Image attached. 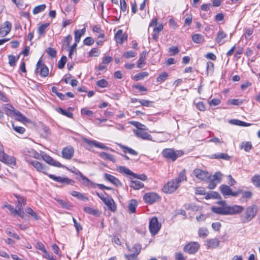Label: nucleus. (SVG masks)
Masks as SVG:
<instances>
[{
  "label": "nucleus",
  "instance_id": "nucleus-59",
  "mask_svg": "<svg viewBox=\"0 0 260 260\" xmlns=\"http://www.w3.org/2000/svg\"><path fill=\"white\" fill-rule=\"evenodd\" d=\"M94 42V39L90 37H86L84 40H83V43L84 45H87V46H90L92 45Z\"/></svg>",
  "mask_w": 260,
  "mask_h": 260
},
{
  "label": "nucleus",
  "instance_id": "nucleus-5",
  "mask_svg": "<svg viewBox=\"0 0 260 260\" xmlns=\"http://www.w3.org/2000/svg\"><path fill=\"white\" fill-rule=\"evenodd\" d=\"M160 228L161 224L158 222L156 217H153L150 219L149 224V229L151 235H156L159 231Z\"/></svg>",
  "mask_w": 260,
  "mask_h": 260
},
{
  "label": "nucleus",
  "instance_id": "nucleus-8",
  "mask_svg": "<svg viewBox=\"0 0 260 260\" xmlns=\"http://www.w3.org/2000/svg\"><path fill=\"white\" fill-rule=\"evenodd\" d=\"M34 168L38 172H41L44 174L48 175L47 172L48 170V167L45 164L41 163L37 160L29 161L27 160Z\"/></svg>",
  "mask_w": 260,
  "mask_h": 260
},
{
  "label": "nucleus",
  "instance_id": "nucleus-24",
  "mask_svg": "<svg viewBox=\"0 0 260 260\" xmlns=\"http://www.w3.org/2000/svg\"><path fill=\"white\" fill-rule=\"evenodd\" d=\"M126 39L127 37L123 34L122 30L121 29L118 30L115 35V39L116 42L119 44L123 43V42L126 40Z\"/></svg>",
  "mask_w": 260,
  "mask_h": 260
},
{
  "label": "nucleus",
  "instance_id": "nucleus-56",
  "mask_svg": "<svg viewBox=\"0 0 260 260\" xmlns=\"http://www.w3.org/2000/svg\"><path fill=\"white\" fill-rule=\"evenodd\" d=\"M12 127L15 132L20 134H23L25 131L24 127L15 125L14 124H12Z\"/></svg>",
  "mask_w": 260,
  "mask_h": 260
},
{
  "label": "nucleus",
  "instance_id": "nucleus-46",
  "mask_svg": "<svg viewBox=\"0 0 260 260\" xmlns=\"http://www.w3.org/2000/svg\"><path fill=\"white\" fill-rule=\"evenodd\" d=\"M25 212L29 215H30L32 217H33L36 220H38L39 218V216L37 214V213L30 208L27 207L25 209Z\"/></svg>",
  "mask_w": 260,
  "mask_h": 260
},
{
  "label": "nucleus",
  "instance_id": "nucleus-61",
  "mask_svg": "<svg viewBox=\"0 0 260 260\" xmlns=\"http://www.w3.org/2000/svg\"><path fill=\"white\" fill-rule=\"evenodd\" d=\"M222 175L220 172H216L213 176V180H215V181L217 182L218 183L220 182L221 181V177Z\"/></svg>",
  "mask_w": 260,
  "mask_h": 260
},
{
  "label": "nucleus",
  "instance_id": "nucleus-15",
  "mask_svg": "<svg viewBox=\"0 0 260 260\" xmlns=\"http://www.w3.org/2000/svg\"><path fill=\"white\" fill-rule=\"evenodd\" d=\"M83 140L90 146H94L95 147L100 148L103 149H109V148L106 146L104 144L99 142L95 140H90L86 138H83Z\"/></svg>",
  "mask_w": 260,
  "mask_h": 260
},
{
  "label": "nucleus",
  "instance_id": "nucleus-39",
  "mask_svg": "<svg viewBox=\"0 0 260 260\" xmlns=\"http://www.w3.org/2000/svg\"><path fill=\"white\" fill-rule=\"evenodd\" d=\"M137 206V201L135 200L130 201L128 204V210L131 213H135L136 212V207Z\"/></svg>",
  "mask_w": 260,
  "mask_h": 260
},
{
  "label": "nucleus",
  "instance_id": "nucleus-37",
  "mask_svg": "<svg viewBox=\"0 0 260 260\" xmlns=\"http://www.w3.org/2000/svg\"><path fill=\"white\" fill-rule=\"evenodd\" d=\"M178 183V184L180 185V183L184 181H185L186 180V177L185 175V171L183 170L181 171L178 175V177L174 179Z\"/></svg>",
  "mask_w": 260,
  "mask_h": 260
},
{
  "label": "nucleus",
  "instance_id": "nucleus-11",
  "mask_svg": "<svg viewBox=\"0 0 260 260\" xmlns=\"http://www.w3.org/2000/svg\"><path fill=\"white\" fill-rule=\"evenodd\" d=\"M200 244L197 242H191L186 244L183 248L185 252L189 254L195 253L199 249Z\"/></svg>",
  "mask_w": 260,
  "mask_h": 260
},
{
  "label": "nucleus",
  "instance_id": "nucleus-44",
  "mask_svg": "<svg viewBox=\"0 0 260 260\" xmlns=\"http://www.w3.org/2000/svg\"><path fill=\"white\" fill-rule=\"evenodd\" d=\"M71 194L81 200L85 201L88 200V199L86 197H85L83 194L76 191H72L71 192Z\"/></svg>",
  "mask_w": 260,
  "mask_h": 260
},
{
  "label": "nucleus",
  "instance_id": "nucleus-31",
  "mask_svg": "<svg viewBox=\"0 0 260 260\" xmlns=\"http://www.w3.org/2000/svg\"><path fill=\"white\" fill-rule=\"evenodd\" d=\"M211 158L214 159H222L224 160H230L231 157L228 154L220 153L212 154Z\"/></svg>",
  "mask_w": 260,
  "mask_h": 260
},
{
  "label": "nucleus",
  "instance_id": "nucleus-35",
  "mask_svg": "<svg viewBox=\"0 0 260 260\" xmlns=\"http://www.w3.org/2000/svg\"><path fill=\"white\" fill-rule=\"evenodd\" d=\"M100 156L104 159L109 160L113 162H115V159L112 154L107 153L104 152H101L99 154Z\"/></svg>",
  "mask_w": 260,
  "mask_h": 260
},
{
  "label": "nucleus",
  "instance_id": "nucleus-13",
  "mask_svg": "<svg viewBox=\"0 0 260 260\" xmlns=\"http://www.w3.org/2000/svg\"><path fill=\"white\" fill-rule=\"evenodd\" d=\"M194 175L201 180H206L209 179L210 175L207 171L199 169H196L193 170Z\"/></svg>",
  "mask_w": 260,
  "mask_h": 260
},
{
  "label": "nucleus",
  "instance_id": "nucleus-27",
  "mask_svg": "<svg viewBox=\"0 0 260 260\" xmlns=\"http://www.w3.org/2000/svg\"><path fill=\"white\" fill-rule=\"evenodd\" d=\"M85 30H86V29H85V27L80 30L78 29V30H75V43H76L78 44L80 42L81 37L83 35H84Z\"/></svg>",
  "mask_w": 260,
  "mask_h": 260
},
{
  "label": "nucleus",
  "instance_id": "nucleus-7",
  "mask_svg": "<svg viewBox=\"0 0 260 260\" xmlns=\"http://www.w3.org/2000/svg\"><path fill=\"white\" fill-rule=\"evenodd\" d=\"M179 186L178 183L172 179L164 186L162 191L166 193H172L178 188Z\"/></svg>",
  "mask_w": 260,
  "mask_h": 260
},
{
  "label": "nucleus",
  "instance_id": "nucleus-49",
  "mask_svg": "<svg viewBox=\"0 0 260 260\" xmlns=\"http://www.w3.org/2000/svg\"><path fill=\"white\" fill-rule=\"evenodd\" d=\"M168 77V73L166 72H163L158 76L156 79V81L158 83H162L167 79Z\"/></svg>",
  "mask_w": 260,
  "mask_h": 260
},
{
  "label": "nucleus",
  "instance_id": "nucleus-20",
  "mask_svg": "<svg viewBox=\"0 0 260 260\" xmlns=\"http://www.w3.org/2000/svg\"><path fill=\"white\" fill-rule=\"evenodd\" d=\"M11 23L9 21H6L4 23V26L0 27V37H5L8 34L11 30Z\"/></svg>",
  "mask_w": 260,
  "mask_h": 260
},
{
  "label": "nucleus",
  "instance_id": "nucleus-42",
  "mask_svg": "<svg viewBox=\"0 0 260 260\" xmlns=\"http://www.w3.org/2000/svg\"><path fill=\"white\" fill-rule=\"evenodd\" d=\"M214 63L211 61H208L207 62L206 72L208 75H212L214 72Z\"/></svg>",
  "mask_w": 260,
  "mask_h": 260
},
{
  "label": "nucleus",
  "instance_id": "nucleus-58",
  "mask_svg": "<svg viewBox=\"0 0 260 260\" xmlns=\"http://www.w3.org/2000/svg\"><path fill=\"white\" fill-rule=\"evenodd\" d=\"M229 105H240L242 103V101L240 99H231L227 102Z\"/></svg>",
  "mask_w": 260,
  "mask_h": 260
},
{
  "label": "nucleus",
  "instance_id": "nucleus-32",
  "mask_svg": "<svg viewBox=\"0 0 260 260\" xmlns=\"http://www.w3.org/2000/svg\"><path fill=\"white\" fill-rule=\"evenodd\" d=\"M93 31L95 34V35L97 36L98 38H104L105 37L104 34L102 30L98 25H94L92 28Z\"/></svg>",
  "mask_w": 260,
  "mask_h": 260
},
{
  "label": "nucleus",
  "instance_id": "nucleus-51",
  "mask_svg": "<svg viewBox=\"0 0 260 260\" xmlns=\"http://www.w3.org/2000/svg\"><path fill=\"white\" fill-rule=\"evenodd\" d=\"M46 8V5L45 4H42L38 6H36L34 8L33 10V13L34 14H38L44 10Z\"/></svg>",
  "mask_w": 260,
  "mask_h": 260
},
{
  "label": "nucleus",
  "instance_id": "nucleus-50",
  "mask_svg": "<svg viewBox=\"0 0 260 260\" xmlns=\"http://www.w3.org/2000/svg\"><path fill=\"white\" fill-rule=\"evenodd\" d=\"M251 181L256 187H260V175H254L251 178Z\"/></svg>",
  "mask_w": 260,
  "mask_h": 260
},
{
  "label": "nucleus",
  "instance_id": "nucleus-19",
  "mask_svg": "<svg viewBox=\"0 0 260 260\" xmlns=\"http://www.w3.org/2000/svg\"><path fill=\"white\" fill-rule=\"evenodd\" d=\"M145 131V130H134V133L138 137L142 139L152 140V136Z\"/></svg>",
  "mask_w": 260,
  "mask_h": 260
},
{
  "label": "nucleus",
  "instance_id": "nucleus-1",
  "mask_svg": "<svg viewBox=\"0 0 260 260\" xmlns=\"http://www.w3.org/2000/svg\"><path fill=\"white\" fill-rule=\"evenodd\" d=\"M219 205L218 207L213 206L211 210L213 212L225 215H232L241 213L244 208L243 206L239 205L228 206L224 201H220L217 202Z\"/></svg>",
  "mask_w": 260,
  "mask_h": 260
},
{
  "label": "nucleus",
  "instance_id": "nucleus-28",
  "mask_svg": "<svg viewBox=\"0 0 260 260\" xmlns=\"http://www.w3.org/2000/svg\"><path fill=\"white\" fill-rule=\"evenodd\" d=\"M117 171L123 174L133 176L135 173L131 171L128 168L124 166H119L117 167Z\"/></svg>",
  "mask_w": 260,
  "mask_h": 260
},
{
  "label": "nucleus",
  "instance_id": "nucleus-55",
  "mask_svg": "<svg viewBox=\"0 0 260 260\" xmlns=\"http://www.w3.org/2000/svg\"><path fill=\"white\" fill-rule=\"evenodd\" d=\"M15 196L17 199V205H19V206L21 205L22 207L23 205L26 204V199L24 197H21L16 194H15Z\"/></svg>",
  "mask_w": 260,
  "mask_h": 260
},
{
  "label": "nucleus",
  "instance_id": "nucleus-18",
  "mask_svg": "<svg viewBox=\"0 0 260 260\" xmlns=\"http://www.w3.org/2000/svg\"><path fill=\"white\" fill-rule=\"evenodd\" d=\"M220 241L217 238L208 239L206 241V246L207 249H214L219 245Z\"/></svg>",
  "mask_w": 260,
  "mask_h": 260
},
{
  "label": "nucleus",
  "instance_id": "nucleus-48",
  "mask_svg": "<svg viewBox=\"0 0 260 260\" xmlns=\"http://www.w3.org/2000/svg\"><path fill=\"white\" fill-rule=\"evenodd\" d=\"M19 57L15 56L13 55L8 56L9 63L11 67H14L16 65V62L18 59Z\"/></svg>",
  "mask_w": 260,
  "mask_h": 260
},
{
  "label": "nucleus",
  "instance_id": "nucleus-6",
  "mask_svg": "<svg viewBox=\"0 0 260 260\" xmlns=\"http://www.w3.org/2000/svg\"><path fill=\"white\" fill-rule=\"evenodd\" d=\"M36 72L42 77H46L48 75L49 69L48 67L39 60L36 64Z\"/></svg>",
  "mask_w": 260,
  "mask_h": 260
},
{
  "label": "nucleus",
  "instance_id": "nucleus-22",
  "mask_svg": "<svg viewBox=\"0 0 260 260\" xmlns=\"http://www.w3.org/2000/svg\"><path fill=\"white\" fill-rule=\"evenodd\" d=\"M10 114L12 116H13L19 121L26 122L27 121V119L18 111L12 110L11 111Z\"/></svg>",
  "mask_w": 260,
  "mask_h": 260
},
{
  "label": "nucleus",
  "instance_id": "nucleus-62",
  "mask_svg": "<svg viewBox=\"0 0 260 260\" xmlns=\"http://www.w3.org/2000/svg\"><path fill=\"white\" fill-rule=\"evenodd\" d=\"M136 54L137 53L135 51L131 50L125 53L123 55V56L125 57L126 58H129L135 57L136 55Z\"/></svg>",
  "mask_w": 260,
  "mask_h": 260
},
{
  "label": "nucleus",
  "instance_id": "nucleus-38",
  "mask_svg": "<svg viewBox=\"0 0 260 260\" xmlns=\"http://www.w3.org/2000/svg\"><path fill=\"white\" fill-rule=\"evenodd\" d=\"M84 211L90 214L94 215V216H99L100 212L99 210L96 209H93L89 207H86L84 208Z\"/></svg>",
  "mask_w": 260,
  "mask_h": 260
},
{
  "label": "nucleus",
  "instance_id": "nucleus-40",
  "mask_svg": "<svg viewBox=\"0 0 260 260\" xmlns=\"http://www.w3.org/2000/svg\"><path fill=\"white\" fill-rule=\"evenodd\" d=\"M101 51L98 48H93L88 53V57H97L100 54Z\"/></svg>",
  "mask_w": 260,
  "mask_h": 260
},
{
  "label": "nucleus",
  "instance_id": "nucleus-47",
  "mask_svg": "<svg viewBox=\"0 0 260 260\" xmlns=\"http://www.w3.org/2000/svg\"><path fill=\"white\" fill-rule=\"evenodd\" d=\"M132 123L134 126L137 127V129L136 130H148L146 125L142 124L139 122L134 121L132 122Z\"/></svg>",
  "mask_w": 260,
  "mask_h": 260
},
{
  "label": "nucleus",
  "instance_id": "nucleus-10",
  "mask_svg": "<svg viewBox=\"0 0 260 260\" xmlns=\"http://www.w3.org/2000/svg\"><path fill=\"white\" fill-rule=\"evenodd\" d=\"M133 249H135V253L124 255L126 260H138V255L141 252V245L139 244H135L133 245Z\"/></svg>",
  "mask_w": 260,
  "mask_h": 260
},
{
  "label": "nucleus",
  "instance_id": "nucleus-36",
  "mask_svg": "<svg viewBox=\"0 0 260 260\" xmlns=\"http://www.w3.org/2000/svg\"><path fill=\"white\" fill-rule=\"evenodd\" d=\"M198 234L200 237L205 238L208 236L209 231L206 228L202 227L199 229Z\"/></svg>",
  "mask_w": 260,
  "mask_h": 260
},
{
  "label": "nucleus",
  "instance_id": "nucleus-14",
  "mask_svg": "<svg viewBox=\"0 0 260 260\" xmlns=\"http://www.w3.org/2000/svg\"><path fill=\"white\" fill-rule=\"evenodd\" d=\"M43 159L47 164L58 168L62 167V165L58 161L55 160L49 155L44 154L42 156Z\"/></svg>",
  "mask_w": 260,
  "mask_h": 260
},
{
  "label": "nucleus",
  "instance_id": "nucleus-45",
  "mask_svg": "<svg viewBox=\"0 0 260 260\" xmlns=\"http://www.w3.org/2000/svg\"><path fill=\"white\" fill-rule=\"evenodd\" d=\"M48 26H49V23H46L41 25L38 29V34L40 36L44 35L46 31V30L47 29V27H48Z\"/></svg>",
  "mask_w": 260,
  "mask_h": 260
},
{
  "label": "nucleus",
  "instance_id": "nucleus-34",
  "mask_svg": "<svg viewBox=\"0 0 260 260\" xmlns=\"http://www.w3.org/2000/svg\"><path fill=\"white\" fill-rule=\"evenodd\" d=\"M24 154L26 156H30L37 159H38L39 157V153L32 149L25 150Z\"/></svg>",
  "mask_w": 260,
  "mask_h": 260
},
{
  "label": "nucleus",
  "instance_id": "nucleus-16",
  "mask_svg": "<svg viewBox=\"0 0 260 260\" xmlns=\"http://www.w3.org/2000/svg\"><path fill=\"white\" fill-rule=\"evenodd\" d=\"M5 207L7 208L14 215H18L20 217H23L24 215V212L21 210V205H17L16 209H14V207L10 205H5Z\"/></svg>",
  "mask_w": 260,
  "mask_h": 260
},
{
  "label": "nucleus",
  "instance_id": "nucleus-63",
  "mask_svg": "<svg viewBox=\"0 0 260 260\" xmlns=\"http://www.w3.org/2000/svg\"><path fill=\"white\" fill-rule=\"evenodd\" d=\"M48 54L51 57H55L56 55V51L55 49L49 47L46 50Z\"/></svg>",
  "mask_w": 260,
  "mask_h": 260
},
{
  "label": "nucleus",
  "instance_id": "nucleus-23",
  "mask_svg": "<svg viewBox=\"0 0 260 260\" xmlns=\"http://www.w3.org/2000/svg\"><path fill=\"white\" fill-rule=\"evenodd\" d=\"M104 178L117 186L121 185V182L117 178L110 174L107 173L104 174Z\"/></svg>",
  "mask_w": 260,
  "mask_h": 260
},
{
  "label": "nucleus",
  "instance_id": "nucleus-25",
  "mask_svg": "<svg viewBox=\"0 0 260 260\" xmlns=\"http://www.w3.org/2000/svg\"><path fill=\"white\" fill-rule=\"evenodd\" d=\"M227 34H225L223 30H220L217 32V37L216 38V41L219 44L222 45L225 43L224 39L226 38Z\"/></svg>",
  "mask_w": 260,
  "mask_h": 260
},
{
  "label": "nucleus",
  "instance_id": "nucleus-21",
  "mask_svg": "<svg viewBox=\"0 0 260 260\" xmlns=\"http://www.w3.org/2000/svg\"><path fill=\"white\" fill-rule=\"evenodd\" d=\"M103 202L107 205L111 211L114 212L116 210V206L113 199L110 196H107L106 199L103 200Z\"/></svg>",
  "mask_w": 260,
  "mask_h": 260
},
{
  "label": "nucleus",
  "instance_id": "nucleus-29",
  "mask_svg": "<svg viewBox=\"0 0 260 260\" xmlns=\"http://www.w3.org/2000/svg\"><path fill=\"white\" fill-rule=\"evenodd\" d=\"M129 186L134 189H139L144 187V184L139 180H132Z\"/></svg>",
  "mask_w": 260,
  "mask_h": 260
},
{
  "label": "nucleus",
  "instance_id": "nucleus-30",
  "mask_svg": "<svg viewBox=\"0 0 260 260\" xmlns=\"http://www.w3.org/2000/svg\"><path fill=\"white\" fill-rule=\"evenodd\" d=\"M119 147L123 150L124 152L128 153L132 155L136 156L138 155V152L131 148H129L127 146H124L121 144H118Z\"/></svg>",
  "mask_w": 260,
  "mask_h": 260
},
{
  "label": "nucleus",
  "instance_id": "nucleus-2",
  "mask_svg": "<svg viewBox=\"0 0 260 260\" xmlns=\"http://www.w3.org/2000/svg\"><path fill=\"white\" fill-rule=\"evenodd\" d=\"M256 207L255 205L248 206L245 212L241 216V219L243 223H247L252 220L256 215Z\"/></svg>",
  "mask_w": 260,
  "mask_h": 260
},
{
  "label": "nucleus",
  "instance_id": "nucleus-57",
  "mask_svg": "<svg viewBox=\"0 0 260 260\" xmlns=\"http://www.w3.org/2000/svg\"><path fill=\"white\" fill-rule=\"evenodd\" d=\"M77 46V43H74L69 49V56L70 58H72V54L76 51Z\"/></svg>",
  "mask_w": 260,
  "mask_h": 260
},
{
  "label": "nucleus",
  "instance_id": "nucleus-4",
  "mask_svg": "<svg viewBox=\"0 0 260 260\" xmlns=\"http://www.w3.org/2000/svg\"><path fill=\"white\" fill-rule=\"evenodd\" d=\"M0 160L6 164L15 165V158L12 156L7 155L4 152L3 146L0 143Z\"/></svg>",
  "mask_w": 260,
  "mask_h": 260
},
{
  "label": "nucleus",
  "instance_id": "nucleus-17",
  "mask_svg": "<svg viewBox=\"0 0 260 260\" xmlns=\"http://www.w3.org/2000/svg\"><path fill=\"white\" fill-rule=\"evenodd\" d=\"M74 150L72 146H68L62 150V157L67 159H70L74 155Z\"/></svg>",
  "mask_w": 260,
  "mask_h": 260
},
{
  "label": "nucleus",
  "instance_id": "nucleus-60",
  "mask_svg": "<svg viewBox=\"0 0 260 260\" xmlns=\"http://www.w3.org/2000/svg\"><path fill=\"white\" fill-rule=\"evenodd\" d=\"M96 85L102 88L106 87L108 85V82L105 79H101L97 81Z\"/></svg>",
  "mask_w": 260,
  "mask_h": 260
},
{
  "label": "nucleus",
  "instance_id": "nucleus-43",
  "mask_svg": "<svg viewBox=\"0 0 260 260\" xmlns=\"http://www.w3.org/2000/svg\"><path fill=\"white\" fill-rule=\"evenodd\" d=\"M241 149H243L245 151H249L252 148V144L250 142H242L240 144Z\"/></svg>",
  "mask_w": 260,
  "mask_h": 260
},
{
  "label": "nucleus",
  "instance_id": "nucleus-33",
  "mask_svg": "<svg viewBox=\"0 0 260 260\" xmlns=\"http://www.w3.org/2000/svg\"><path fill=\"white\" fill-rule=\"evenodd\" d=\"M192 40L195 43L201 44L204 41V37L201 34H196L192 36Z\"/></svg>",
  "mask_w": 260,
  "mask_h": 260
},
{
  "label": "nucleus",
  "instance_id": "nucleus-52",
  "mask_svg": "<svg viewBox=\"0 0 260 260\" xmlns=\"http://www.w3.org/2000/svg\"><path fill=\"white\" fill-rule=\"evenodd\" d=\"M57 111L62 115L66 116L68 117L72 118L73 117V113L68 110H64L61 108H59Z\"/></svg>",
  "mask_w": 260,
  "mask_h": 260
},
{
  "label": "nucleus",
  "instance_id": "nucleus-26",
  "mask_svg": "<svg viewBox=\"0 0 260 260\" xmlns=\"http://www.w3.org/2000/svg\"><path fill=\"white\" fill-rule=\"evenodd\" d=\"M220 190L224 196H230L232 193L231 188L226 185H221L220 186Z\"/></svg>",
  "mask_w": 260,
  "mask_h": 260
},
{
  "label": "nucleus",
  "instance_id": "nucleus-54",
  "mask_svg": "<svg viewBox=\"0 0 260 260\" xmlns=\"http://www.w3.org/2000/svg\"><path fill=\"white\" fill-rule=\"evenodd\" d=\"M67 62V57L63 56L60 59L58 62V68L60 69H62Z\"/></svg>",
  "mask_w": 260,
  "mask_h": 260
},
{
  "label": "nucleus",
  "instance_id": "nucleus-3",
  "mask_svg": "<svg viewBox=\"0 0 260 260\" xmlns=\"http://www.w3.org/2000/svg\"><path fill=\"white\" fill-rule=\"evenodd\" d=\"M183 152L181 150L175 151L173 149L166 148L163 150L162 155L172 161H175L178 157L181 156Z\"/></svg>",
  "mask_w": 260,
  "mask_h": 260
},
{
  "label": "nucleus",
  "instance_id": "nucleus-12",
  "mask_svg": "<svg viewBox=\"0 0 260 260\" xmlns=\"http://www.w3.org/2000/svg\"><path fill=\"white\" fill-rule=\"evenodd\" d=\"M49 177L54 181L63 184H73L74 181L67 177L56 176L53 174L48 175Z\"/></svg>",
  "mask_w": 260,
  "mask_h": 260
},
{
  "label": "nucleus",
  "instance_id": "nucleus-9",
  "mask_svg": "<svg viewBox=\"0 0 260 260\" xmlns=\"http://www.w3.org/2000/svg\"><path fill=\"white\" fill-rule=\"evenodd\" d=\"M143 200L148 204H152L159 199L157 193L153 192L145 193L143 196Z\"/></svg>",
  "mask_w": 260,
  "mask_h": 260
},
{
  "label": "nucleus",
  "instance_id": "nucleus-64",
  "mask_svg": "<svg viewBox=\"0 0 260 260\" xmlns=\"http://www.w3.org/2000/svg\"><path fill=\"white\" fill-rule=\"evenodd\" d=\"M169 53L171 55H175L179 52L178 48L176 46H173L169 48Z\"/></svg>",
  "mask_w": 260,
  "mask_h": 260
},
{
  "label": "nucleus",
  "instance_id": "nucleus-53",
  "mask_svg": "<svg viewBox=\"0 0 260 260\" xmlns=\"http://www.w3.org/2000/svg\"><path fill=\"white\" fill-rule=\"evenodd\" d=\"M139 102L143 106L147 107H153L152 104H153V102L152 101H150L146 100H139Z\"/></svg>",
  "mask_w": 260,
  "mask_h": 260
},
{
  "label": "nucleus",
  "instance_id": "nucleus-41",
  "mask_svg": "<svg viewBox=\"0 0 260 260\" xmlns=\"http://www.w3.org/2000/svg\"><path fill=\"white\" fill-rule=\"evenodd\" d=\"M148 73L147 72H143L135 75L134 78L136 81L143 80L145 77L148 76Z\"/></svg>",
  "mask_w": 260,
  "mask_h": 260
}]
</instances>
